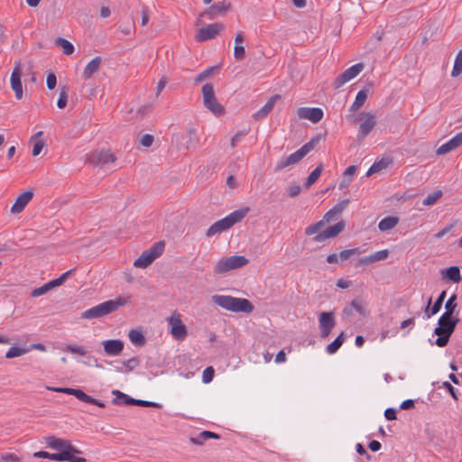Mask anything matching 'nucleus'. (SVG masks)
Returning <instances> with one entry per match:
<instances>
[{
	"mask_svg": "<svg viewBox=\"0 0 462 462\" xmlns=\"http://www.w3.org/2000/svg\"><path fill=\"white\" fill-rule=\"evenodd\" d=\"M446 295H447V292L446 291H443L438 297L437 300L434 302L433 306L431 307L430 310L429 311V307L431 303V299L429 300L428 301V305H427V308H426V312H427V315L428 317H431L435 314H437L440 309H441V306H442V303L446 298Z\"/></svg>",
	"mask_w": 462,
	"mask_h": 462,
	"instance_id": "30",
	"label": "nucleus"
},
{
	"mask_svg": "<svg viewBox=\"0 0 462 462\" xmlns=\"http://www.w3.org/2000/svg\"><path fill=\"white\" fill-rule=\"evenodd\" d=\"M461 145H462V132L457 134L449 141H448L447 143L440 145L437 149L436 153L438 155H444V154L457 149V147H459Z\"/></svg>",
	"mask_w": 462,
	"mask_h": 462,
	"instance_id": "22",
	"label": "nucleus"
},
{
	"mask_svg": "<svg viewBox=\"0 0 462 462\" xmlns=\"http://www.w3.org/2000/svg\"><path fill=\"white\" fill-rule=\"evenodd\" d=\"M323 115V110L319 107H300L298 109V116L300 118L308 119L314 124L319 123Z\"/></svg>",
	"mask_w": 462,
	"mask_h": 462,
	"instance_id": "16",
	"label": "nucleus"
},
{
	"mask_svg": "<svg viewBox=\"0 0 462 462\" xmlns=\"http://www.w3.org/2000/svg\"><path fill=\"white\" fill-rule=\"evenodd\" d=\"M248 263V259L243 255H232L221 258L215 265L214 272L218 274L241 268Z\"/></svg>",
	"mask_w": 462,
	"mask_h": 462,
	"instance_id": "7",
	"label": "nucleus"
},
{
	"mask_svg": "<svg viewBox=\"0 0 462 462\" xmlns=\"http://www.w3.org/2000/svg\"><path fill=\"white\" fill-rule=\"evenodd\" d=\"M458 321V318L449 317L448 314H442L440 316L438 321V327L434 330V333L438 336L436 339V345L438 346L443 347L447 346Z\"/></svg>",
	"mask_w": 462,
	"mask_h": 462,
	"instance_id": "4",
	"label": "nucleus"
},
{
	"mask_svg": "<svg viewBox=\"0 0 462 462\" xmlns=\"http://www.w3.org/2000/svg\"><path fill=\"white\" fill-rule=\"evenodd\" d=\"M364 69L363 63H357L347 69H346L343 73H341L338 77L334 80L333 86L335 89H338L343 87L346 83L356 78L361 71Z\"/></svg>",
	"mask_w": 462,
	"mask_h": 462,
	"instance_id": "12",
	"label": "nucleus"
},
{
	"mask_svg": "<svg viewBox=\"0 0 462 462\" xmlns=\"http://www.w3.org/2000/svg\"><path fill=\"white\" fill-rule=\"evenodd\" d=\"M49 459L54 461H69V462H86V458L81 457H77L74 454H69L68 452H58V453H50Z\"/></svg>",
	"mask_w": 462,
	"mask_h": 462,
	"instance_id": "25",
	"label": "nucleus"
},
{
	"mask_svg": "<svg viewBox=\"0 0 462 462\" xmlns=\"http://www.w3.org/2000/svg\"><path fill=\"white\" fill-rule=\"evenodd\" d=\"M319 324L321 333V337H328L333 328L336 325V321L332 312H321L319 317Z\"/></svg>",
	"mask_w": 462,
	"mask_h": 462,
	"instance_id": "15",
	"label": "nucleus"
},
{
	"mask_svg": "<svg viewBox=\"0 0 462 462\" xmlns=\"http://www.w3.org/2000/svg\"><path fill=\"white\" fill-rule=\"evenodd\" d=\"M203 104L216 116H221L225 113L224 106L218 103L213 86L211 84H205L202 87Z\"/></svg>",
	"mask_w": 462,
	"mask_h": 462,
	"instance_id": "9",
	"label": "nucleus"
},
{
	"mask_svg": "<svg viewBox=\"0 0 462 462\" xmlns=\"http://www.w3.org/2000/svg\"><path fill=\"white\" fill-rule=\"evenodd\" d=\"M214 368L212 366L207 367L202 374V382L204 383H208L213 380L214 377Z\"/></svg>",
	"mask_w": 462,
	"mask_h": 462,
	"instance_id": "49",
	"label": "nucleus"
},
{
	"mask_svg": "<svg viewBox=\"0 0 462 462\" xmlns=\"http://www.w3.org/2000/svg\"><path fill=\"white\" fill-rule=\"evenodd\" d=\"M344 343V333L341 332L340 335L329 345L327 346L326 351L329 355L335 354Z\"/></svg>",
	"mask_w": 462,
	"mask_h": 462,
	"instance_id": "37",
	"label": "nucleus"
},
{
	"mask_svg": "<svg viewBox=\"0 0 462 462\" xmlns=\"http://www.w3.org/2000/svg\"><path fill=\"white\" fill-rule=\"evenodd\" d=\"M231 8V4L226 1L218 2L212 5L208 12H205L200 16V20L210 19L215 15L224 14Z\"/></svg>",
	"mask_w": 462,
	"mask_h": 462,
	"instance_id": "19",
	"label": "nucleus"
},
{
	"mask_svg": "<svg viewBox=\"0 0 462 462\" xmlns=\"http://www.w3.org/2000/svg\"><path fill=\"white\" fill-rule=\"evenodd\" d=\"M165 244L163 241L155 243L151 248L143 251L141 255L134 261V266L137 268L148 267L156 258H158L164 250Z\"/></svg>",
	"mask_w": 462,
	"mask_h": 462,
	"instance_id": "8",
	"label": "nucleus"
},
{
	"mask_svg": "<svg viewBox=\"0 0 462 462\" xmlns=\"http://www.w3.org/2000/svg\"><path fill=\"white\" fill-rule=\"evenodd\" d=\"M64 350L74 355H79L80 356H85L87 355V350L85 349V347L79 345H67Z\"/></svg>",
	"mask_w": 462,
	"mask_h": 462,
	"instance_id": "46",
	"label": "nucleus"
},
{
	"mask_svg": "<svg viewBox=\"0 0 462 462\" xmlns=\"http://www.w3.org/2000/svg\"><path fill=\"white\" fill-rule=\"evenodd\" d=\"M27 349L24 347L12 346L5 353V357L8 359L21 356L27 353Z\"/></svg>",
	"mask_w": 462,
	"mask_h": 462,
	"instance_id": "43",
	"label": "nucleus"
},
{
	"mask_svg": "<svg viewBox=\"0 0 462 462\" xmlns=\"http://www.w3.org/2000/svg\"><path fill=\"white\" fill-rule=\"evenodd\" d=\"M128 337H129L130 341L137 346H142L145 344L144 336L143 335L142 332H140L138 330H135V329L130 330Z\"/></svg>",
	"mask_w": 462,
	"mask_h": 462,
	"instance_id": "35",
	"label": "nucleus"
},
{
	"mask_svg": "<svg viewBox=\"0 0 462 462\" xmlns=\"http://www.w3.org/2000/svg\"><path fill=\"white\" fill-rule=\"evenodd\" d=\"M349 199H344L337 203L336 206H334L333 208L335 209L336 213L340 215L343 212V210L347 207Z\"/></svg>",
	"mask_w": 462,
	"mask_h": 462,
	"instance_id": "61",
	"label": "nucleus"
},
{
	"mask_svg": "<svg viewBox=\"0 0 462 462\" xmlns=\"http://www.w3.org/2000/svg\"><path fill=\"white\" fill-rule=\"evenodd\" d=\"M323 167L322 165H319L307 178L304 185L307 189L310 188L320 177Z\"/></svg>",
	"mask_w": 462,
	"mask_h": 462,
	"instance_id": "40",
	"label": "nucleus"
},
{
	"mask_svg": "<svg viewBox=\"0 0 462 462\" xmlns=\"http://www.w3.org/2000/svg\"><path fill=\"white\" fill-rule=\"evenodd\" d=\"M47 88L49 89H53L57 84V78L54 73H49L46 79Z\"/></svg>",
	"mask_w": 462,
	"mask_h": 462,
	"instance_id": "57",
	"label": "nucleus"
},
{
	"mask_svg": "<svg viewBox=\"0 0 462 462\" xmlns=\"http://www.w3.org/2000/svg\"><path fill=\"white\" fill-rule=\"evenodd\" d=\"M362 253H363V251L359 247H356V248H352V249L344 250V251L340 252V254L338 255H339V259L341 261H345V260L349 259L352 255L360 254Z\"/></svg>",
	"mask_w": 462,
	"mask_h": 462,
	"instance_id": "47",
	"label": "nucleus"
},
{
	"mask_svg": "<svg viewBox=\"0 0 462 462\" xmlns=\"http://www.w3.org/2000/svg\"><path fill=\"white\" fill-rule=\"evenodd\" d=\"M357 119L360 121L357 139L358 141L364 140L374 128L377 120L376 116L374 112H362L357 116Z\"/></svg>",
	"mask_w": 462,
	"mask_h": 462,
	"instance_id": "10",
	"label": "nucleus"
},
{
	"mask_svg": "<svg viewBox=\"0 0 462 462\" xmlns=\"http://www.w3.org/2000/svg\"><path fill=\"white\" fill-rule=\"evenodd\" d=\"M457 294H452L449 299L445 303V312L443 314H448L449 317H453L456 308L457 307Z\"/></svg>",
	"mask_w": 462,
	"mask_h": 462,
	"instance_id": "38",
	"label": "nucleus"
},
{
	"mask_svg": "<svg viewBox=\"0 0 462 462\" xmlns=\"http://www.w3.org/2000/svg\"><path fill=\"white\" fill-rule=\"evenodd\" d=\"M212 301L217 306L233 312H252L254 306L246 299L236 298L229 295H214Z\"/></svg>",
	"mask_w": 462,
	"mask_h": 462,
	"instance_id": "2",
	"label": "nucleus"
},
{
	"mask_svg": "<svg viewBox=\"0 0 462 462\" xmlns=\"http://www.w3.org/2000/svg\"><path fill=\"white\" fill-rule=\"evenodd\" d=\"M55 44L61 48L63 53L66 55H70L74 51V46L72 43L63 38H57L55 40Z\"/></svg>",
	"mask_w": 462,
	"mask_h": 462,
	"instance_id": "36",
	"label": "nucleus"
},
{
	"mask_svg": "<svg viewBox=\"0 0 462 462\" xmlns=\"http://www.w3.org/2000/svg\"><path fill=\"white\" fill-rule=\"evenodd\" d=\"M129 302V296H122L114 300H106L83 311L81 313V318L84 319H98L117 310L119 308L127 305Z\"/></svg>",
	"mask_w": 462,
	"mask_h": 462,
	"instance_id": "1",
	"label": "nucleus"
},
{
	"mask_svg": "<svg viewBox=\"0 0 462 462\" xmlns=\"http://www.w3.org/2000/svg\"><path fill=\"white\" fill-rule=\"evenodd\" d=\"M153 136L151 134H144L142 136L140 143L144 147H150L152 144Z\"/></svg>",
	"mask_w": 462,
	"mask_h": 462,
	"instance_id": "63",
	"label": "nucleus"
},
{
	"mask_svg": "<svg viewBox=\"0 0 462 462\" xmlns=\"http://www.w3.org/2000/svg\"><path fill=\"white\" fill-rule=\"evenodd\" d=\"M112 393H113V395L124 398L125 403H126V404L137 405V406H141V407H158L159 406V404L156 402L133 399L131 397H128L126 394L121 393L118 390H114L112 392Z\"/></svg>",
	"mask_w": 462,
	"mask_h": 462,
	"instance_id": "23",
	"label": "nucleus"
},
{
	"mask_svg": "<svg viewBox=\"0 0 462 462\" xmlns=\"http://www.w3.org/2000/svg\"><path fill=\"white\" fill-rule=\"evenodd\" d=\"M300 185L292 183L287 187L286 193L290 198H294L300 194Z\"/></svg>",
	"mask_w": 462,
	"mask_h": 462,
	"instance_id": "50",
	"label": "nucleus"
},
{
	"mask_svg": "<svg viewBox=\"0 0 462 462\" xmlns=\"http://www.w3.org/2000/svg\"><path fill=\"white\" fill-rule=\"evenodd\" d=\"M356 167L355 165L348 166L343 172L342 180L338 184L340 189H346L353 180V176L356 173Z\"/></svg>",
	"mask_w": 462,
	"mask_h": 462,
	"instance_id": "29",
	"label": "nucleus"
},
{
	"mask_svg": "<svg viewBox=\"0 0 462 462\" xmlns=\"http://www.w3.org/2000/svg\"><path fill=\"white\" fill-rule=\"evenodd\" d=\"M69 88L68 86H62L60 88V97L57 101V106L60 109H63L67 106L68 97H69Z\"/></svg>",
	"mask_w": 462,
	"mask_h": 462,
	"instance_id": "42",
	"label": "nucleus"
},
{
	"mask_svg": "<svg viewBox=\"0 0 462 462\" xmlns=\"http://www.w3.org/2000/svg\"><path fill=\"white\" fill-rule=\"evenodd\" d=\"M48 390L55 392V393H67L75 396L77 399H79L81 402L90 403L97 405L98 407H104L105 404L101 401L93 398L90 395H88L80 389H74V388H61V387H47Z\"/></svg>",
	"mask_w": 462,
	"mask_h": 462,
	"instance_id": "11",
	"label": "nucleus"
},
{
	"mask_svg": "<svg viewBox=\"0 0 462 462\" xmlns=\"http://www.w3.org/2000/svg\"><path fill=\"white\" fill-rule=\"evenodd\" d=\"M399 222V219L395 217H387L383 218L379 224L378 228L380 231H388L394 228Z\"/></svg>",
	"mask_w": 462,
	"mask_h": 462,
	"instance_id": "32",
	"label": "nucleus"
},
{
	"mask_svg": "<svg viewBox=\"0 0 462 462\" xmlns=\"http://www.w3.org/2000/svg\"><path fill=\"white\" fill-rule=\"evenodd\" d=\"M245 41V36L244 32H238L235 38V50L234 56L237 60H241L245 58V47L242 43Z\"/></svg>",
	"mask_w": 462,
	"mask_h": 462,
	"instance_id": "27",
	"label": "nucleus"
},
{
	"mask_svg": "<svg viewBox=\"0 0 462 462\" xmlns=\"http://www.w3.org/2000/svg\"><path fill=\"white\" fill-rule=\"evenodd\" d=\"M22 73L23 72L21 61H15L14 68L12 71L10 78V85L17 99H22L23 96V86L21 81Z\"/></svg>",
	"mask_w": 462,
	"mask_h": 462,
	"instance_id": "13",
	"label": "nucleus"
},
{
	"mask_svg": "<svg viewBox=\"0 0 462 462\" xmlns=\"http://www.w3.org/2000/svg\"><path fill=\"white\" fill-rule=\"evenodd\" d=\"M46 444L49 448L59 452H68L69 454L79 453L69 440L62 439L56 437L46 438Z\"/></svg>",
	"mask_w": 462,
	"mask_h": 462,
	"instance_id": "14",
	"label": "nucleus"
},
{
	"mask_svg": "<svg viewBox=\"0 0 462 462\" xmlns=\"http://www.w3.org/2000/svg\"><path fill=\"white\" fill-rule=\"evenodd\" d=\"M442 196H443L442 190H440V189L434 190L432 193L429 194L424 199L422 204L425 207L433 206Z\"/></svg>",
	"mask_w": 462,
	"mask_h": 462,
	"instance_id": "39",
	"label": "nucleus"
},
{
	"mask_svg": "<svg viewBox=\"0 0 462 462\" xmlns=\"http://www.w3.org/2000/svg\"><path fill=\"white\" fill-rule=\"evenodd\" d=\"M374 262L383 261L389 255V251L387 249L380 250L372 254Z\"/></svg>",
	"mask_w": 462,
	"mask_h": 462,
	"instance_id": "55",
	"label": "nucleus"
},
{
	"mask_svg": "<svg viewBox=\"0 0 462 462\" xmlns=\"http://www.w3.org/2000/svg\"><path fill=\"white\" fill-rule=\"evenodd\" d=\"M337 216H338V214L336 213L335 209L332 208L324 215L323 219L321 221H323V224L325 225V223L330 222L331 220L336 218Z\"/></svg>",
	"mask_w": 462,
	"mask_h": 462,
	"instance_id": "58",
	"label": "nucleus"
},
{
	"mask_svg": "<svg viewBox=\"0 0 462 462\" xmlns=\"http://www.w3.org/2000/svg\"><path fill=\"white\" fill-rule=\"evenodd\" d=\"M250 208L245 207L233 211L224 218L217 220L207 230L206 236L210 237L231 228L235 224L240 222L249 212Z\"/></svg>",
	"mask_w": 462,
	"mask_h": 462,
	"instance_id": "3",
	"label": "nucleus"
},
{
	"mask_svg": "<svg viewBox=\"0 0 462 462\" xmlns=\"http://www.w3.org/2000/svg\"><path fill=\"white\" fill-rule=\"evenodd\" d=\"M324 226V224H323V221H319L317 223H314L310 226H309L306 229H305V234L307 236H312V235H318L319 234V230Z\"/></svg>",
	"mask_w": 462,
	"mask_h": 462,
	"instance_id": "48",
	"label": "nucleus"
},
{
	"mask_svg": "<svg viewBox=\"0 0 462 462\" xmlns=\"http://www.w3.org/2000/svg\"><path fill=\"white\" fill-rule=\"evenodd\" d=\"M461 73H462V49L457 52V54L455 58L453 69L451 71V77L457 78Z\"/></svg>",
	"mask_w": 462,
	"mask_h": 462,
	"instance_id": "41",
	"label": "nucleus"
},
{
	"mask_svg": "<svg viewBox=\"0 0 462 462\" xmlns=\"http://www.w3.org/2000/svg\"><path fill=\"white\" fill-rule=\"evenodd\" d=\"M440 275L443 280H448L455 283L460 282L462 280L460 269L457 266H450L440 271Z\"/></svg>",
	"mask_w": 462,
	"mask_h": 462,
	"instance_id": "24",
	"label": "nucleus"
},
{
	"mask_svg": "<svg viewBox=\"0 0 462 462\" xmlns=\"http://www.w3.org/2000/svg\"><path fill=\"white\" fill-rule=\"evenodd\" d=\"M315 142L311 140L310 142L305 143L299 150L294 152L293 153L282 158L277 162L274 171H280L287 167L292 166L300 162L310 151L314 149Z\"/></svg>",
	"mask_w": 462,
	"mask_h": 462,
	"instance_id": "6",
	"label": "nucleus"
},
{
	"mask_svg": "<svg viewBox=\"0 0 462 462\" xmlns=\"http://www.w3.org/2000/svg\"><path fill=\"white\" fill-rule=\"evenodd\" d=\"M88 160L95 165H105L114 162L116 158L109 151H101L92 152L89 155Z\"/></svg>",
	"mask_w": 462,
	"mask_h": 462,
	"instance_id": "18",
	"label": "nucleus"
},
{
	"mask_svg": "<svg viewBox=\"0 0 462 462\" xmlns=\"http://www.w3.org/2000/svg\"><path fill=\"white\" fill-rule=\"evenodd\" d=\"M50 290H51L50 286L48 285V282H47L44 285L32 290L31 292V296L34 297V298L40 297V296L45 294L46 292H48Z\"/></svg>",
	"mask_w": 462,
	"mask_h": 462,
	"instance_id": "52",
	"label": "nucleus"
},
{
	"mask_svg": "<svg viewBox=\"0 0 462 462\" xmlns=\"http://www.w3.org/2000/svg\"><path fill=\"white\" fill-rule=\"evenodd\" d=\"M42 134H43V132L39 131L36 134H34L30 139V142L33 143L32 152L33 156H38L41 153V152L42 151L43 147L45 146V143L42 139Z\"/></svg>",
	"mask_w": 462,
	"mask_h": 462,
	"instance_id": "28",
	"label": "nucleus"
},
{
	"mask_svg": "<svg viewBox=\"0 0 462 462\" xmlns=\"http://www.w3.org/2000/svg\"><path fill=\"white\" fill-rule=\"evenodd\" d=\"M441 387L446 389L450 393V395L453 397L454 400L457 401L458 399V397L457 395L456 389L451 385L450 383L444 382V383H442V386Z\"/></svg>",
	"mask_w": 462,
	"mask_h": 462,
	"instance_id": "59",
	"label": "nucleus"
},
{
	"mask_svg": "<svg viewBox=\"0 0 462 462\" xmlns=\"http://www.w3.org/2000/svg\"><path fill=\"white\" fill-rule=\"evenodd\" d=\"M214 69H215V68L211 67V68L205 69L201 73L198 74L194 79L195 83H199V82L205 80L206 79H208V77H210V75L212 74Z\"/></svg>",
	"mask_w": 462,
	"mask_h": 462,
	"instance_id": "51",
	"label": "nucleus"
},
{
	"mask_svg": "<svg viewBox=\"0 0 462 462\" xmlns=\"http://www.w3.org/2000/svg\"><path fill=\"white\" fill-rule=\"evenodd\" d=\"M100 64V57H95L91 61H89L83 71L85 79H90L98 70Z\"/></svg>",
	"mask_w": 462,
	"mask_h": 462,
	"instance_id": "31",
	"label": "nucleus"
},
{
	"mask_svg": "<svg viewBox=\"0 0 462 462\" xmlns=\"http://www.w3.org/2000/svg\"><path fill=\"white\" fill-rule=\"evenodd\" d=\"M199 439H192L191 441L194 444L201 445L204 440H207L208 439H219V435L211 431L205 430L199 434Z\"/></svg>",
	"mask_w": 462,
	"mask_h": 462,
	"instance_id": "44",
	"label": "nucleus"
},
{
	"mask_svg": "<svg viewBox=\"0 0 462 462\" xmlns=\"http://www.w3.org/2000/svg\"><path fill=\"white\" fill-rule=\"evenodd\" d=\"M385 167V164L383 162H374L367 171L366 176L369 177L372 174L380 171L382 169Z\"/></svg>",
	"mask_w": 462,
	"mask_h": 462,
	"instance_id": "56",
	"label": "nucleus"
},
{
	"mask_svg": "<svg viewBox=\"0 0 462 462\" xmlns=\"http://www.w3.org/2000/svg\"><path fill=\"white\" fill-rule=\"evenodd\" d=\"M374 263H375V262L374 260L373 254H371L367 256L360 258L358 260V262L356 263V267L366 266V265H370Z\"/></svg>",
	"mask_w": 462,
	"mask_h": 462,
	"instance_id": "53",
	"label": "nucleus"
},
{
	"mask_svg": "<svg viewBox=\"0 0 462 462\" xmlns=\"http://www.w3.org/2000/svg\"><path fill=\"white\" fill-rule=\"evenodd\" d=\"M349 199H344L337 203L336 206H334L333 208L335 209L336 213L340 215L343 212V210L347 207Z\"/></svg>",
	"mask_w": 462,
	"mask_h": 462,
	"instance_id": "62",
	"label": "nucleus"
},
{
	"mask_svg": "<svg viewBox=\"0 0 462 462\" xmlns=\"http://www.w3.org/2000/svg\"><path fill=\"white\" fill-rule=\"evenodd\" d=\"M33 197V193L31 190L24 191L23 193L20 194L14 205L11 208V213L13 214H19L21 213L26 205L32 200Z\"/></svg>",
	"mask_w": 462,
	"mask_h": 462,
	"instance_id": "21",
	"label": "nucleus"
},
{
	"mask_svg": "<svg viewBox=\"0 0 462 462\" xmlns=\"http://www.w3.org/2000/svg\"><path fill=\"white\" fill-rule=\"evenodd\" d=\"M168 331L173 339L183 341L188 337V328L182 320V315L174 310L166 318Z\"/></svg>",
	"mask_w": 462,
	"mask_h": 462,
	"instance_id": "5",
	"label": "nucleus"
},
{
	"mask_svg": "<svg viewBox=\"0 0 462 462\" xmlns=\"http://www.w3.org/2000/svg\"><path fill=\"white\" fill-rule=\"evenodd\" d=\"M374 263H375V262L374 260L373 254H371L367 256L360 258L358 260V262L356 263V267L366 266V265H370Z\"/></svg>",
	"mask_w": 462,
	"mask_h": 462,
	"instance_id": "54",
	"label": "nucleus"
},
{
	"mask_svg": "<svg viewBox=\"0 0 462 462\" xmlns=\"http://www.w3.org/2000/svg\"><path fill=\"white\" fill-rule=\"evenodd\" d=\"M104 351L108 356H118L121 355L125 343L120 339H109L102 342Z\"/></svg>",
	"mask_w": 462,
	"mask_h": 462,
	"instance_id": "17",
	"label": "nucleus"
},
{
	"mask_svg": "<svg viewBox=\"0 0 462 462\" xmlns=\"http://www.w3.org/2000/svg\"><path fill=\"white\" fill-rule=\"evenodd\" d=\"M279 98V96H273L270 97L269 100L265 103V105L253 115L254 119L262 120L264 117H266L268 114L273 110L276 100Z\"/></svg>",
	"mask_w": 462,
	"mask_h": 462,
	"instance_id": "26",
	"label": "nucleus"
},
{
	"mask_svg": "<svg viewBox=\"0 0 462 462\" xmlns=\"http://www.w3.org/2000/svg\"><path fill=\"white\" fill-rule=\"evenodd\" d=\"M350 306L360 315L366 316L367 311H366L365 306L360 299H354L351 301Z\"/></svg>",
	"mask_w": 462,
	"mask_h": 462,
	"instance_id": "45",
	"label": "nucleus"
},
{
	"mask_svg": "<svg viewBox=\"0 0 462 462\" xmlns=\"http://www.w3.org/2000/svg\"><path fill=\"white\" fill-rule=\"evenodd\" d=\"M139 365V361L137 358L133 357L128 359L127 361L124 362V365L126 367L128 371L133 370Z\"/></svg>",
	"mask_w": 462,
	"mask_h": 462,
	"instance_id": "60",
	"label": "nucleus"
},
{
	"mask_svg": "<svg viewBox=\"0 0 462 462\" xmlns=\"http://www.w3.org/2000/svg\"><path fill=\"white\" fill-rule=\"evenodd\" d=\"M218 35V31H198L195 35L197 42H202L215 39Z\"/></svg>",
	"mask_w": 462,
	"mask_h": 462,
	"instance_id": "34",
	"label": "nucleus"
},
{
	"mask_svg": "<svg viewBox=\"0 0 462 462\" xmlns=\"http://www.w3.org/2000/svg\"><path fill=\"white\" fill-rule=\"evenodd\" d=\"M344 227H345L344 222H338V223L328 227L325 231L318 234L314 237V241L322 242L326 239L335 237L339 233H341L343 231Z\"/></svg>",
	"mask_w": 462,
	"mask_h": 462,
	"instance_id": "20",
	"label": "nucleus"
},
{
	"mask_svg": "<svg viewBox=\"0 0 462 462\" xmlns=\"http://www.w3.org/2000/svg\"><path fill=\"white\" fill-rule=\"evenodd\" d=\"M245 134H246L245 132H243V131L237 132L231 139V146L235 147L237 144V143H239Z\"/></svg>",
	"mask_w": 462,
	"mask_h": 462,
	"instance_id": "64",
	"label": "nucleus"
},
{
	"mask_svg": "<svg viewBox=\"0 0 462 462\" xmlns=\"http://www.w3.org/2000/svg\"><path fill=\"white\" fill-rule=\"evenodd\" d=\"M367 99V91L363 89V90H360L356 96V98H355V101L353 102V104L351 105L349 110L351 112H356L357 111L361 106H364V104L365 103Z\"/></svg>",
	"mask_w": 462,
	"mask_h": 462,
	"instance_id": "33",
	"label": "nucleus"
}]
</instances>
